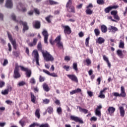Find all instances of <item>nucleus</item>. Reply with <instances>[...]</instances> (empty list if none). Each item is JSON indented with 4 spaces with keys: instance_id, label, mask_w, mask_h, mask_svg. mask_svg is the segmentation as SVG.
Here are the masks:
<instances>
[{
    "instance_id": "f257e3e1",
    "label": "nucleus",
    "mask_w": 127,
    "mask_h": 127,
    "mask_svg": "<svg viewBox=\"0 0 127 127\" xmlns=\"http://www.w3.org/2000/svg\"><path fill=\"white\" fill-rule=\"evenodd\" d=\"M11 17L13 20H14V21H16V22H18V23H19V24H22L23 26L22 31L23 33H24L26 30H28L29 27H28V25H27V22H23L20 20H17L15 14L13 13L11 14Z\"/></svg>"
},
{
    "instance_id": "f03ea898",
    "label": "nucleus",
    "mask_w": 127,
    "mask_h": 127,
    "mask_svg": "<svg viewBox=\"0 0 127 127\" xmlns=\"http://www.w3.org/2000/svg\"><path fill=\"white\" fill-rule=\"evenodd\" d=\"M42 54L46 61H53L54 58L47 51H42Z\"/></svg>"
},
{
    "instance_id": "7ed1b4c3",
    "label": "nucleus",
    "mask_w": 127,
    "mask_h": 127,
    "mask_svg": "<svg viewBox=\"0 0 127 127\" xmlns=\"http://www.w3.org/2000/svg\"><path fill=\"white\" fill-rule=\"evenodd\" d=\"M72 0H68L66 3V8L69 12H75V8L72 6Z\"/></svg>"
},
{
    "instance_id": "20e7f679",
    "label": "nucleus",
    "mask_w": 127,
    "mask_h": 127,
    "mask_svg": "<svg viewBox=\"0 0 127 127\" xmlns=\"http://www.w3.org/2000/svg\"><path fill=\"white\" fill-rule=\"evenodd\" d=\"M55 42L57 43V46H58V48L60 49H62L63 48V43L61 42V36H58L55 40Z\"/></svg>"
},
{
    "instance_id": "39448f33",
    "label": "nucleus",
    "mask_w": 127,
    "mask_h": 127,
    "mask_svg": "<svg viewBox=\"0 0 127 127\" xmlns=\"http://www.w3.org/2000/svg\"><path fill=\"white\" fill-rule=\"evenodd\" d=\"M19 67H20V66L18 65L17 64H16L14 70V78L15 79H17L18 78H20V73L18 72L19 71Z\"/></svg>"
},
{
    "instance_id": "423d86ee",
    "label": "nucleus",
    "mask_w": 127,
    "mask_h": 127,
    "mask_svg": "<svg viewBox=\"0 0 127 127\" xmlns=\"http://www.w3.org/2000/svg\"><path fill=\"white\" fill-rule=\"evenodd\" d=\"M17 8L23 12H25L27 11V9L26 8V5H25L24 3H19L17 5Z\"/></svg>"
},
{
    "instance_id": "0eeeda50",
    "label": "nucleus",
    "mask_w": 127,
    "mask_h": 127,
    "mask_svg": "<svg viewBox=\"0 0 127 127\" xmlns=\"http://www.w3.org/2000/svg\"><path fill=\"white\" fill-rule=\"evenodd\" d=\"M32 55L35 59L37 65L40 66V64H39V55L38 54V52H37L36 50H34L32 53Z\"/></svg>"
},
{
    "instance_id": "6e6552de",
    "label": "nucleus",
    "mask_w": 127,
    "mask_h": 127,
    "mask_svg": "<svg viewBox=\"0 0 127 127\" xmlns=\"http://www.w3.org/2000/svg\"><path fill=\"white\" fill-rule=\"evenodd\" d=\"M7 36L8 39L12 43L13 46V48L14 49H16V41H15V40H13V39L12 38V36H11V35L9 33H7Z\"/></svg>"
},
{
    "instance_id": "1a4fd4ad",
    "label": "nucleus",
    "mask_w": 127,
    "mask_h": 127,
    "mask_svg": "<svg viewBox=\"0 0 127 127\" xmlns=\"http://www.w3.org/2000/svg\"><path fill=\"white\" fill-rule=\"evenodd\" d=\"M22 71H25L26 72V77L30 78L31 77V70L28 69L27 68H25L22 66H20Z\"/></svg>"
},
{
    "instance_id": "9d476101",
    "label": "nucleus",
    "mask_w": 127,
    "mask_h": 127,
    "mask_svg": "<svg viewBox=\"0 0 127 127\" xmlns=\"http://www.w3.org/2000/svg\"><path fill=\"white\" fill-rule=\"evenodd\" d=\"M70 119L72 121H74V122H76V123H79V124H84V122L81 118H79L78 117L74 116H71Z\"/></svg>"
},
{
    "instance_id": "9b49d317",
    "label": "nucleus",
    "mask_w": 127,
    "mask_h": 127,
    "mask_svg": "<svg viewBox=\"0 0 127 127\" xmlns=\"http://www.w3.org/2000/svg\"><path fill=\"white\" fill-rule=\"evenodd\" d=\"M42 33L44 37V42L45 44H47L48 43L47 40H48V36H49L48 32L46 30H44Z\"/></svg>"
},
{
    "instance_id": "f8f14e48",
    "label": "nucleus",
    "mask_w": 127,
    "mask_h": 127,
    "mask_svg": "<svg viewBox=\"0 0 127 127\" xmlns=\"http://www.w3.org/2000/svg\"><path fill=\"white\" fill-rule=\"evenodd\" d=\"M12 6H13L12 0H6L5 7H7V8H12Z\"/></svg>"
},
{
    "instance_id": "ddd939ff",
    "label": "nucleus",
    "mask_w": 127,
    "mask_h": 127,
    "mask_svg": "<svg viewBox=\"0 0 127 127\" xmlns=\"http://www.w3.org/2000/svg\"><path fill=\"white\" fill-rule=\"evenodd\" d=\"M67 76L71 80V81H73L74 82H76V83H78V78L77 76L74 74H67Z\"/></svg>"
},
{
    "instance_id": "4468645a",
    "label": "nucleus",
    "mask_w": 127,
    "mask_h": 127,
    "mask_svg": "<svg viewBox=\"0 0 127 127\" xmlns=\"http://www.w3.org/2000/svg\"><path fill=\"white\" fill-rule=\"evenodd\" d=\"M63 27L64 28V32L65 34H70L71 33V28L69 26H63Z\"/></svg>"
},
{
    "instance_id": "2eb2a0df",
    "label": "nucleus",
    "mask_w": 127,
    "mask_h": 127,
    "mask_svg": "<svg viewBox=\"0 0 127 127\" xmlns=\"http://www.w3.org/2000/svg\"><path fill=\"white\" fill-rule=\"evenodd\" d=\"M103 60L106 62L108 66L109 67V68H111V67H112V64H111V63L110 62V61H109V58L108 57L106 56V55L103 56Z\"/></svg>"
},
{
    "instance_id": "dca6fc26",
    "label": "nucleus",
    "mask_w": 127,
    "mask_h": 127,
    "mask_svg": "<svg viewBox=\"0 0 127 127\" xmlns=\"http://www.w3.org/2000/svg\"><path fill=\"white\" fill-rule=\"evenodd\" d=\"M107 90V88H104L102 90L100 91L99 93V95L98 96V98H100V99H105V93H106V90Z\"/></svg>"
},
{
    "instance_id": "f3484780",
    "label": "nucleus",
    "mask_w": 127,
    "mask_h": 127,
    "mask_svg": "<svg viewBox=\"0 0 127 127\" xmlns=\"http://www.w3.org/2000/svg\"><path fill=\"white\" fill-rule=\"evenodd\" d=\"M120 113V116L121 117H125V115L126 114V111H125V108H124V107L123 106H120L119 107Z\"/></svg>"
},
{
    "instance_id": "a211bd4d",
    "label": "nucleus",
    "mask_w": 127,
    "mask_h": 127,
    "mask_svg": "<svg viewBox=\"0 0 127 127\" xmlns=\"http://www.w3.org/2000/svg\"><path fill=\"white\" fill-rule=\"evenodd\" d=\"M33 25L35 28H40V22L38 21H34L33 23Z\"/></svg>"
},
{
    "instance_id": "6ab92c4d",
    "label": "nucleus",
    "mask_w": 127,
    "mask_h": 127,
    "mask_svg": "<svg viewBox=\"0 0 127 127\" xmlns=\"http://www.w3.org/2000/svg\"><path fill=\"white\" fill-rule=\"evenodd\" d=\"M109 115H112L116 112V108L114 107H109L108 109Z\"/></svg>"
},
{
    "instance_id": "aec40b11",
    "label": "nucleus",
    "mask_w": 127,
    "mask_h": 127,
    "mask_svg": "<svg viewBox=\"0 0 127 127\" xmlns=\"http://www.w3.org/2000/svg\"><path fill=\"white\" fill-rule=\"evenodd\" d=\"M120 97H126V90H125V87L124 86H121V94H120Z\"/></svg>"
},
{
    "instance_id": "412c9836",
    "label": "nucleus",
    "mask_w": 127,
    "mask_h": 127,
    "mask_svg": "<svg viewBox=\"0 0 127 127\" xmlns=\"http://www.w3.org/2000/svg\"><path fill=\"white\" fill-rule=\"evenodd\" d=\"M96 42L98 43V44H103L105 42V39L102 37H99L96 40Z\"/></svg>"
},
{
    "instance_id": "4be33fe9",
    "label": "nucleus",
    "mask_w": 127,
    "mask_h": 127,
    "mask_svg": "<svg viewBox=\"0 0 127 127\" xmlns=\"http://www.w3.org/2000/svg\"><path fill=\"white\" fill-rule=\"evenodd\" d=\"M40 110L39 109H37L35 113V116L36 117V118H38V119H40Z\"/></svg>"
},
{
    "instance_id": "5701e85b",
    "label": "nucleus",
    "mask_w": 127,
    "mask_h": 127,
    "mask_svg": "<svg viewBox=\"0 0 127 127\" xmlns=\"http://www.w3.org/2000/svg\"><path fill=\"white\" fill-rule=\"evenodd\" d=\"M119 48H121L122 49H124L125 48V42L124 41L120 40L119 45Z\"/></svg>"
},
{
    "instance_id": "b1692460",
    "label": "nucleus",
    "mask_w": 127,
    "mask_h": 127,
    "mask_svg": "<svg viewBox=\"0 0 127 127\" xmlns=\"http://www.w3.org/2000/svg\"><path fill=\"white\" fill-rule=\"evenodd\" d=\"M37 38H34L33 39V41L32 43H31L29 44V46H34L35 45H36V43H37Z\"/></svg>"
},
{
    "instance_id": "393cba45",
    "label": "nucleus",
    "mask_w": 127,
    "mask_h": 127,
    "mask_svg": "<svg viewBox=\"0 0 127 127\" xmlns=\"http://www.w3.org/2000/svg\"><path fill=\"white\" fill-rule=\"evenodd\" d=\"M110 30L113 33H115L116 31H118V29L117 27L113 26H110Z\"/></svg>"
},
{
    "instance_id": "a878e982",
    "label": "nucleus",
    "mask_w": 127,
    "mask_h": 127,
    "mask_svg": "<svg viewBox=\"0 0 127 127\" xmlns=\"http://www.w3.org/2000/svg\"><path fill=\"white\" fill-rule=\"evenodd\" d=\"M79 112L80 113H83L84 114H88V110L83 109L81 108L80 107H79Z\"/></svg>"
},
{
    "instance_id": "bb28decb",
    "label": "nucleus",
    "mask_w": 127,
    "mask_h": 127,
    "mask_svg": "<svg viewBox=\"0 0 127 127\" xmlns=\"http://www.w3.org/2000/svg\"><path fill=\"white\" fill-rule=\"evenodd\" d=\"M107 28L106 25H103L101 26V30L103 32V33H106L107 32Z\"/></svg>"
},
{
    "instance_id": "cd10ccee",
    "label": "nucleus",
    "mask_w": 127,
    "mask_h": 127,
    "mask_svg": "<svg viewBox=\"0 0 127 127\" xmlns=\"http://www.w3.org/2000/svg\"><path fill=\"white\" fill-rule=\"evenodd\" d=\"M43 88L46 92H48L49 91V87H48V85L45 83L43 84Z\"/></svg>"
},
{
    "instance_id": "c85d7f7f",
    "label": "nucleus",
    "mask_w": 127,
    "mask_h": 127,
    "mask_svg": "<svg viewBox=\"0 0 127 127\" xmlns=\"http://www.w3.org/2000/svg\"><path fill=\"white\" fill-rule=\"evenodd\" d=\"M31 99L32 103H35V101H36V97H35L32 93H31Z\"/></svg>"
},
{
    "instance_id": "c756f323",
    "label": "nucleus",
    "mask_w": 127,
    "mask_h": 127,
    "mask_svg": "<svg viewBox=\"0 0 127 127\" xmlns=\"http://www.w3.org/2000/svg\"><path fill=\"white\" fill-rule=\"evenodd\" d=\"M85 12H86V14L91 15V14H92V13H93V10L90 8H87L85 11Z\"/></svg>"
},
{
    "instance_id": "7c9ffc66",
    "label": "nucleus",
    "mask_w": 127,
    "mask_h": 127,
    "mask_svg": "<svg viewBox=\"0 0 127 127\" xmlns=\"http://www.w3.org/2000/svg\"><path fill=\"white\" fill-rule=\"evenodd\" d=\"M117 55L120 58H122L123 56V51L121 50H118L117 51Z\"/></svg>"
},
{
    "instance_id": "2f4dec72",
    "label": "nucleus",
    "mask_w": 127,
    "mask_h": 127,
    "mask_svg": "<svg viewBox=\"0 0 127 127\" xmlns=\"http://www.w3.org/2000/svg\"><path fill=\"white\" fill-rule=\"evenodd\" d=\"M26 84V83L25 82V81H21L18 83V85L19 86V87H22V86L25 85Z\"/></svg>"
},
{
    "instance_id": "473e14b6",
    "label": "nucleus",
    "mask_w": 127,
    "mask_h": 127,
    "mask_svg": "<svg viewBox=\"0 0 127 127\" xmlns=\"http://www.w3.org/2000/svg\"><path fill=\"white\" fill-rule=\"evenodd\" d=\"M73 69H74L75 71H78V64H77V63H74L73 64Z\"/></svg>"
},
{
    "instance_id": "72a5a7b5",
    "label": "nucleus",
    "mask_w": 127,
    "mask_h": 127,
    "mask_svg": "<svg viewBox=\"0 0 127 127\" xmlns=\"http://www.w3.org/2000/svg\"><path fill=\"white\" fill-rule=\"evenodd\" d=\"M47 111L49 114H52V113H53V108L51 107H49L48 108Z\"/></svg>"
},
{
    "instance_id": "f704fd0d",
    "label": "nucleus",
    "mask_w": 127,
    "mask_h": 127,
    "mask_svg": "<svg viewBox=\"0 0 127 127\" xmlns=\"http://www.w3.org/2000/svg\"><path fill=\"white\" fill-rule=\"evenodd\" d=\"M30 83L32 84V85L35 84V83H36V81H35V79L34 77H32L30 80Z\"/></svg>"
},
{
    "instance_id": "c9c22d12",
    "label": "nucleus",
    "mask_w": 127,
    "mask_h": 127,
    "mask_svg": "<svg viewBox=\"0 0 127 127\" xmlns=\"http://www.w3.org/2000/svg\"><path fill=\"white\" fill-rule=\"evenodd\" d=\"M95 115L96 116H98V117H101V110H98V109H96Z\"/></svg>"
},
{
    "instance_id": "e433bc0d",
    "label": "nucleus",
    "mask_w": 127,
    "mask_h": 127,
    "mask_svg": "<svg viewBox=\"0 0 127 127\" xmlns=\"http://www.w3.org/2000/svg\"><path fill=\"white\" fill-rule=\"evenodd\" d=\"M106 13H109L111 10H112V8L111 6H109L105 8V9Z\"/></svg>"
},
{
    "instance_id": "4c0bfd02",
    "label": "nucleus",
    "mask_w": 127,
    "mask_h": 127,
    "mask_svg": "<svg viewBox=\"0 0 127 127\" xmlns=\"http://www.w3.org/2000/svg\"><path fill=\"white\" fill-rule=\"evenodd\" d=\"M85 62L88 66H89V65H91L92 63V61H91V60H90V59H87L85 60Z\"/></svg>"
},
{
    "instance_id": "58836bf2",
    "label": "nucleus",
    "mask_w": 127,
    "mask_h": 127,
    "mask_svg": "<svg viewBox=\"0 0 127 127\" xmlns=\"http://www.w3.org/2000/svg\"><path fill=\"white\" fill-rule=\"evenodd\" d=\"M8 89H5L4 90H3L1 91V94L2 95H7L8 94Z\"/></svg>"
},
{
    "instance_id": "ea45409f",
    "label": "nucleus",
    "mask_w": 127,
    "mask_h": 127,
    "mask_svg": "<svg viewBox=\"0 0 127 127\" xmlns=\"http://www.w3.org/2000/svg\"><path fill=\"white\" fill-rule=\"evenodd\" d=\"M57 112L59 115H61V114H62V109L61 108V107L58 108Z\"/></svg>"
},
{
    "instance_id": "a19ab883",
    "label": "nucleus",
    "mask_w": 127,
    "mask_h": 127,
    "mask_svg": "<svg viewBox=\"0 0 127 127\" xmlns=\"http://www.w3.org/2000/svg\"><path fill=\"white\" fill-rule=\"evenodd\" d=\"M50 102V100H49V99H45L43 100V104H49Z\"/></svg>"
},
{
    "instance_id": "79ce46f5",
    "label": "nucleus",
    "mask_w": 127,
    "mask_h": 127,
    "mask_svg": "<svg viewBox=\"0 0 127 127\" xmlns=\"http://www.w3.org/2000/svg\"><path fill=\"white\" fill-rule=\"evenodd\" d=\"M94 32L96 36H98L100 35V30L98 29H95L94 30Z\"/></svg>"
},
{
    "instance_id": "37998d69",
    "label": "nucleus",
    "mask_w": 127,
    "mask_h": 127,
    "mask_svg": "<svg viewBox=\"0 0 127 127\" xmlns=\"http://www.w3.org/2000/svg\"><path fill=\"white\" fill-rule=\"evenodd\" d=\"M19 124L21 125V127H23L25 125V121L24 120H20L19 121Z\"/></svg>"
},
{
    "instance_id": "c03bdc74",
    "label": "nucleus",
    "mask_w": 127,
    "mask_h": 127,
    "mask_svg": "<svg viewBox=\"0 0 127 127\" xmlns=\"http://www.w3.org/2000/svg\"><path fill=\"white\" fill-rule=\"evenodd\" d=\"M49 2L51 4H58V2L55 1L54 0H49Z\"/></svg>"
},
{
    "instance_id": "a18cd8bd",
    "label": "nucleus",
    "mask_w": 127,
    "mask_h": 127,
    "mask_svg": "<svg viewBox=\"0 0 127 127\" xmlns=\"http://www.w3.org/2000/svg\"><path fill=\"white\" fill-rule=\"evenodd\" d=\"M97 2L98 4H104L105 1L104 0H97Z\"/></svg>"
},
{
    "instance_id": "49530a36",
    "label": "nucleus",
    "mask_w": 127,
    "mask_h": 127,
    "mask_svg": "<svg viewBox=\"0 0 127 127\" xmlns=\"http://www.w3.org/2000/svg\"><path fill=\"white\" fill-rule=\"evenodd\" d=\"M52 17V16L51 15H49L47 17H46V20L49 23H50L51 22V21H50V18Z\"/></svg>"
},
{
    "instance_id": "de8ad7c7",
    "label": "nucleus",
    "mask_w": 127,
    "mask_h": 127,
    "mask_svg": "<svg viewBox=\"0 0 127 127\" xmlns=\"http://www.w3.org/2000/svg\"><path fill=\"white\" fill-rule=\"evenodd\" d=\"M30 127H39V124L38 123H33V124H31L29 126Z\"/></svg>"
},
{
    "instance_id": "09e8293b",
    "label": "nucleus",
    "mask_w": 127,
    "mask_h": 127,
    "mask_svg": "<svg viewBox=\"0 0 127 127\" xmlns=\"http://www.w3.org/2000/svg\"><path fill=\"white\" fill-rule=\"evenodd\" d=\"M117 13H118V11L117 10H113L111 12V14H112V15H114V16L117 15Z\"/></svg>"
},
{
    "instance_id": "8fccbe9b",
    "label": "nucleus",
    "mask_w": 127,
    "mask_h": 127,
    "mask_svg": "<svg viewBox=\"0 0 127 127\" xmlns=\"http://www.w3.org/2000/svg\"><path fill=\"white\" fill-rule=\"evenodd\" d=\"M90 40V37H88L85 40V45L86 46H88L89 45V41Z\"/></svg>"
},
{
    "instance_id": "3c124183",
    "label": "nucleus",
    "mask_w": 127,
    "mask_h": 127,
    "mask_svg": "<svg viewBox=\"0 0 127 127\" xmlns=\"http://www.w3.org/2000/svg\"><path fill=\"white\" fill-rule=\"evenodd\" d=\"M37 48L39 50H41L42 49V46L41 45V42H39L38 46H37Z\"/></svg>"
},
{
    "instance_id": "603ef678",
    "label": "nucleus",
    "mask_w": 127,
    "mask_h": 127,
    "mask_svg": "<svg viewBox=\"0 0 127 127\" xmlns=\"http://www.w3.org/2000/svg\"><path fill=\"white\" fill-rule=\"evenodd\" d=\"M112 94L115 97H121L120 94L118 92H114V93H112Z\"/></svg>"
},
{
    "instance_id": "864d4df0",
    "label": "nucleus",
    "mask_w": 127,
    "mask_h": 127,
    "mask_svg": "<svg viewBox=\"0 0 127 127\" xmlns=\"http://www.w3.org/2000/svg\"><path fill=\"white\" fill-rule=\"evenodd\" d=\"M49 76H52V77H58V75L54 72L51 73L50 72Z\"/></svg>"
},
{
    "instance_id": "5fc2aeb1",
    "label": "nucleus",
    "mask_w": 127,
    "mask_h": 127,
    "mask_svg": "<svg viewBox=\"0 0 127 127\" xmlns=\"http://www.w3.org/2000/svg\"><path fill=\"white\" fill-rule=\"evenodd\" d=\"M13 54L16 57H18V56H19V53L18 52H13Z\"/></svg>"
},
{
    "instance_id": "6e6d98bb",
    "label": "nucleus",
    "mask_w": 127,
    "mask_h": 127,
    "mask_svg": "<svg viewBox=\"0 0 127 127\" xmlns=\"http://www.w3.org/2000/svg\"><path fill=\"white\" fill-rule=\"evenodd\" d=\"M64 69H65L66 71H69L70 66L67 65H64L63 67Z\"/></svg>"
},
{
    "instance_id": "4d7b16f0",
    "label": "nucleus",
    "mask_w": 127,
    "mask_h": 127,
    "mask_svg": "<svg viewBox=\"0 0 127 127\" xmlns=\"http://www.w3.org/2000/svg\"><path fill=\"white\" fill-rule=\"evenodd\" d=\"M8 51L9 52H11L12 48H11V45H10V43H8Z\"/></svg>"
},
{
    "instance_id": "13d9d810",
    "label": "nucleus",
    "mask_w": 127,
    "mask_h": 127,
    "mask_svg": "<svg viewBox=\"0 0 127 127\" xmlns=\"http://www.w3.org/2000/svg\"><path fill=\"white\" fill-rule=\"evenodd\" d=\"M90 121H91V122H92V121H93V122H96V121H97V117H92V118L90 119Z\"/></svg>"
},
{
    "instance_id": "bf43d9fd",
    "label": "nucleus",
    "mask_w": 127,
    "mask_h": 127,
    "mask_svg": "<svg viewBox=\"0 0 127 127\" xmlns=\"http://www.w3.org/2000/svg\"><path fill=\"white\" fill-rule=\"evenodd\" d=\"M87 94L89 96V97H93V92L91 91H88Z\"/></svg>"
},
{
    "instance_id": "052dcab7",
    "label": "nucleus",
    "mask_w": 127,
    "mask_h": 127,
    "mask_svg": "<svg viewBox=\"0 0 127 127\" xmlns=\"http://www.w3.org/2000/svg\"><path fill=\"white\" fill-rule=\"evenodd\" d=\"M74 91L75 92V94H77L78 93H81V90L80 88H77L76 89H75Z\"/></svg>"
},
{
    "instance_id": "680f3d73",
    "label": "nucleus",
    "mask_w": 127,
    "mask_h": 127,
    "mask_svg": "<svg viewBox=\"0 0 127 127\" xmlns=\"http://www.w3.org/2000/svg\"><path fill=\"white\" fill-rule=\"evenodd\" d=\"M44 80H45V78H44L41 76H40V77H39L40 82H43L44 81Z\"/></svg>"
},
{
    "instance_id": "e2e57ef3",
    "label": "nucleus",
    "mask_w": 127,
    "mask_h": 127,
    "mask_svg": "<svg viewBox=\"0 0 127 127\" xmlns=\"http://www.w3.org/2000/svg\"><path fill=\"white\" fill-rule=\"evenodd\" d=\"M39 127H49V125H48L47 124H42L40 125Z\"/></svg>"
},
{
    "instance_id": "0e129e2a",
    "label": "nucleus",
    "mask_w": 127,
    "mask_h": 127,
    "mask_svg": "<svg viewBox=\"0 0 127 127\" xmlns=\"http://www.w3.org/2000/svg\"><path fill=\"white\" fill-rule=\"evenodd\" d=\"M8 62L7 61V60H4L3 63V66H5L8 64Z\"/></svg>"
},
{
    "instance_id": "69168bd1",
    "label": "nucleus",
    "mask_w": 127,
    "mask_h": 127,
    "mask_svg": "<svg viewBox=\"0 0 127 127\" xmlns=\"http://www.w3.org/2000/svg\"><path fill=\"white\" fill-rule=\"evenodd\" d=\"M4 86V82L1 81L0 82V88H2Z\"/></svg>"
},
{
    "instance_id": "338daca9",
    "label": "nucleus",
    "mask_w": 127,
    "mask_h": 127,
    "mask_svg": "<svg viewBox=\"0 0 127 127\" xmlns=\"http://www.w3.org/2000/svg\"><path fill=\"white\" fill-rule=\"evenodd\" d=\"M64 60L65 61H70V57L68 56H65L64 58Z\"/></svg>"
},
{
    "instance_id": "774afa93",
    "label": "nucleus",
    "mask_w": 127,
    "mask_h": 127,
    "mask_svg": "<svg viewBox=\"0 0 127 127\" xmlns=\"http://www.w3.org/2000/svg\"><path fill=\"white\" fill-rule=\"evenodd\" d=\"M114 18L115 19H116L118 21L120 20V17L118 15L114 16Z\"/></svg>"
}]
</instances>
